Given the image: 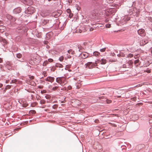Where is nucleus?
Here are the masks:
<instances>
[{
	"label": "nucleus",
	"mask_w": 152,
	"mask_h": 152,
	"mask_svg": "<svg viewBox=\"0 0 152 152\" xmlns=\"http://www.w3.org/2000/svg\"><path fill=\"white\" fill-rule=\"evenodd\" d=\"M67 78L64 77H57L56 81L60 85L62 86L66 84L67 83Z\"/></svg>",
	"instance_id": "obj_1"
},
{
	"label": "nucleus",
	"mask_w": 152,
	"mask_h": 152,
	"mask_svg": "<svg viewBox=\"0 0 152 152\" xmlns=\"http://www.w3.org/2000/svg\"><path fill=\"white\" fill-rule=\"evenodd\" d=\"M35 11L34 8L32 6H30L28 7L27 9L25 11V13L26 14L29 15L28 16L33 14Z\"/></svg>",
	"instance_id": "obj_2"
},
{
	"label": "nucleus",
	"mask_w": 152,
	"mask_h": 152,
	"mask_svg": "<svg viewBox=\"0 0 152 152\" xmlns=\"http://www.w3.org/2000/svg\"><path fill=\"white\" fill-rule=\"evenodd\" d=\"M115 9L112 8H109L106 9L105 11V14L106 16H111V15L114 12Z\"/></svg>",
	"instance_id": "obj_3"
},
{
	"label": "nucleus",
	"mask_w": 152,
	"mask_h": 152,
	"mask_svg": "<svg viewBox=\"0 0 152 152\" xmlns=\"http://www.w3.org/2000/svg\"><path fill=\"white\" fill-rule=\"evenodd\" d=\"M96 61L95 62H88L87 63L85 64V65L86 66V68H88L89 69H91L93 67L96 66Z\"/></svg>",
	"instance_id": "obj_4"
},
{
	"label": "nucleus",
	"mask_w": 152,
	"mask_h": 152,
	"mask_svg": "<svg viewBox=\"0 0 152 152\" xmlns=\"http://www.w3.org/2000/svg\"><path fill=\"white\" fill-rule=\"evenodd\" d=\"M57 86H52L49 85L48 86V92H51L56 90L58 88Z\"/></svg>",
	"instance_id": "obj_5"
},
{
	"label": "nucleus",
	"mask_w": 152,
	"mask_h": 152,
	"mask_svg": "<svg viewBox=\"0 0 152 152\" xmlns=\"http://www.w3.org/2000/svg\"><path fill=\"white\" fill-rule=\"evenodd\" d=\"M80 56H81L83 58L85 59L87 58L89 56V54L88 53L83 52L79 54Z\"/></svg>",
	"instance_id": "obj_6"
},
{
	"label": "nucleus",
	"mask_w": 152,
	"mask_h": 152,
	"mask_svg": "<svg viewBox=\"0 0 152 152\" xmlns=\"http://www.w3.org/2000/svg\"><path fill=\"white\" fill-rule=\"evenodd\" d=\"M21 11V9L20 7H19L15 8L13 10V12L14 13L16 14L20 13Z\"/></svg>",
	"instance_id": "obj_7"
},
{
	"label": "nucleus",
	"mask_w": 152,
	"mask_h": 152,
	"mask_svg": "<svg viewBox=\"0 0 152 152\" xmlns=\"http://www.w3.org/2000/svg\"><path fill=\"white\" fill-rule=\"evenodd\" d=\"M148 42V40L146 39H142L140 42V44L141 45L143 46Z\"/></svg>",
	"instance_id": "obj_8"
},
{
	"label": "nucleus",
	"mask_w": 152,
	"mask_h": 152,
	"mask_svg": "<svg viewBox=\"0 0 152 152\" xmlns=\"http://www.w3.org/2000/svg\"><path fill=\"white\" fill-rule=\"evenodd\" d=\"M7 17L9 20H10L12 22H15L16 20L15 18L10 15H7Z\"/></svg>",
	"instance_id": "obj_9"
},
{
	"label": "nucleus",
	"mask_w": 152,
	"mask_h": 152,
	"mask_svg": "<svg viewBox=\"0 0 152 152\" xmlns=\"http://www.w3.org/2000/svg\"><path fill=\"white\" fill-rule=\"evenodd\" d=\"M144 32L145 30L143 29H140L137 31V33L139 35H140L141 36H142L144 35Z\"/></svg>",
	"instance_id": "obj_10"
},
{
	"label": "nucleus",
	"mask_w": 152,
	"mask_h": 152,
	"mask_svg": "<svg viewBox=\"0 0 152 152\" xmlns=\"http://www.w3.org/2000/svg\"><path fill=\"white\" fill-rule=\"evenodd\" d=\"M23 3L24 4L28 5H31L33 3L32 1L31 0H24Z\"/></svg>",
	"instance_id": "obj_11"
},
{
	"label": "nucleus",
	"mask_w": 152,
	"mask_h": 152,
	"mask_svg": "<svg viewBox=\"0 0 152 152\" xmlns=\"http://www.w3.org/2000/svg\"><path fill=\"white\" fill-rule=\"evenodd\" d=\"M61 14V12L59 11V12H53L52 14L51 15L53 16H54V17L56 18L60 15Z\"/></svg>",
	"instance_id": "obj_12"
},
{
	"label": "nucleus",
	"mask_w": 152,
	"mask_h": 152,
	"mask_svg": "<svg viewBox=\"0 0 152 152\" xmlns=\"http://www.w3.org/2000/svg\"><path fill=\"white\" fill-rule=\"evenodd\" d=\"M83 48L80 45L77 46V49L76 50L77 52V51L80 52H83Z\"/></svg>",
	"instance_id": "obj_13"
},
{
	"label": "nucleus",
	"mask_w": 152,
	"mask_h": 152,
	"mask_svg": "<svg viewBox=\"0 0 152 152\" xmlns=\"http://www.w3.org/2000/svg\"><path fill=\"white\" fill-rule=\"evenodd\" d=\"M130 19V18H125L123 19L121 21V22L123 23V24H125Z\"/></svg>",
	"instance_id": "obj_14"
},
{
	"label": "nucleus",
	"mask_w": 152,
	"mask_h": 152,
	"mask_svg": "<svg viewBox=\"0 0 152 152\" xmlns=\"http://www.w3.org/2000/svg\"><path fill=\"white\" fill-rule=\"evenodd\" d=\"M81 84L78 83H75V85L73 86L74 88L76 89H79L80 88Z\"/></svg>",
	"instance_id": "obj_15"
},
{
	"label": "nucleus",
	"mask_w": 152,
	"mask_h": 152,
	"mask_svg": "<svg viewBox=\"0 0 152 152\" xmlns=\"http://www.w3.org/2000/svg\"><path fill=\"white\" fill-rule=\"evenodd\" d=\"M107 62V61L105 59L102 58L101 60H99V62L102 64H106Z\"/></svg>",
	"instance_id": "obj_16"
},
{
	"label": "nucleus",
	"mask_w": 152,
	"mask_h": 152,
	"mask_svg": "<svg viewBox=\"0 0 152 152\" xmlns=\"http://www.w3.org/2000/svg\"><path fill=\"white\" fill-rule=\"evenodd\" d=\"M84 23L88 24L90 22V20L87 18H84L83 20Z\"/></svg>",
	"instance_id": "obj_17"
},
{
	"label": "nucleus",
	"mask_w": 152,
	"mask_h": 152,
	"mask_svg": "<svg viewBox=\"0 0 152 152\" xmlns=\"http://www.w3.org/2000/svg\"><path fill=\"white\" fill-rule=\"evenodd\" d=\"M54 78L51 77H48V82L52 83L54 81Z\"/></svg>",
	"instance_id": "obj_18"
},
{
	"label": "nucleus",
	"mask_w": 152,
	"mask_h": 152,
	"mask_svg": "<svg viewBox=\"0 0 152 152\" xmlns=\"http://www.w3.org/2000/svg\"><path fill=\"white\" fill-rule=\"evenodd\" d=\"M92 15L94 18H96L98 17V14L97 13H94V12H93Z\"/></svg>",
	"instance_id": "obj_19"
},
{
	"label": "nucleus",
	"mask_w": 152,
	"mask_h": 152,
	"mask_svg": "<svg viewBox=\"0 0 152 152\" xmlns=\"http://www.w3.org/2000/svg\"><path fill=\"white\" fill-rule=\"evenodd\" d=\"M67 53L69 54H71L72 55L74 54L75 53L74 51L71 49L67 51Z\"/></svg>",
	"instance_id": "obj_20"
},
{
	"label": "nucleus",
	"mask_w": 152,
	"mask_h": 152,
	"mask_svg": "<svg viewBox=\"0 0 152 152\" xmlns=\"http://www.w3.org/2000/svg\"><path fill=\"white\" fill-rule=\"evenodd\" d=\"M100 6L101 8L102 9H104L105 7H109L108 4L107 5L106 4H104V5L103 4H102Z\"/></svg>",
	"instance_id": "obj_21"
},
{
	"label": "nucleus",
	"mask_w": 152,
	"mask_h": 152,
	"mask_svg": "<svg viewBox=\"0 0 152 152\" xmlns=\"http://www.w3.org/2000/svg\"><path fill=\"white\" fill-rule=\"evenodd\" d=\"M99 54V53L97 51H95L93 53L94 56H98Z\"/></svg>",
	"instance_id": "obj_22"
},
{
	"label": "nucleus",
	"mask_w": 152,
	"mask_h": 152,
	"mask_svg": "<svg viewBox=\"0 0 152 152\" xmlns=\"http://www.w3.org/2000/svg\"><path fill=\"white\" fill-rule=\"evenodd\" d=\"M53 35V32L51 31L48 32V36H49L50 37H51Z\"/></svg>",
	"instance_id": "obj_23"
},
{
	"label": "nucleus",
	"mask_w": 152,
	"mask_h": 152,
	"mask_svg": "<svg viewBox=\"0 0 152 152\" xmlns=\"http://www.w3.org/2000/svg\"><path fill=\"white\" fill-rule=\"evenodd\" d=\"M48 106H51L52 107H53V108H56V106L55 104L53 105L52 103L50 104H48Z\"/></svg>",
	"instance_id": "obj_24"
},
{
	"label": "nucleus",
	"mask_w": 152,
	"mask_h": 152,
	"mask_svg": "<svg viewBox=\"0 0 152 152\" xmlns=\"http://www.w3.org/2000/svg\"><path fill=\"white\" fill-rule=\"evenodd\" d=\"M16 56L18 58H20L21 57L22 55L20 53H18L17 54Z\"/></svg>",
	"instance_id": "obj_25"
},
{
	"label": "nucleus",
	"mask_w": 152,
	"mask_h": 152,
	"mask_svg": "<svg viewBox=\"0 0 152 152\" xmlns=\"http://www.w3.org/2000/svg\"><path fill=\"white\" fill-rule=\"evenodd\" d=\"M2 42L3 43V44L4 45H5V44H6L7 43V41L5 39H2Z\"/></svg>",
	"instance_id": "obj_26"
},
{
	"label": "nucleus",
	"mask_w": 152,
	"mask_h": 152,
	"mask_svg": "<svg viewBox=\"0 0 152 152\" xmlns=\"http://www.w3.org/2000/svg\"><path fill=\"white\" fill-rule=\"evenodd\" d=\"M106 1L108 3H111L113 2V0H106Z\"/></svg>",
	"instance_id": "obj_27"
},
{
	"label": "nucleus",
	"mask_w": 152,
	"mask_h": 152,
	"mask_svg": "<svg viewBox=\"0 0 152 152\" xmlns=\"http://www.w3.org/2000/svg\"><path fill=\"white\" fill-rule=\"evenodd\" d=\"M106 48H105L100 49V51L101 52H104L105 51Z\"/></svg>",
	"instance_id": "obj_28"
},
{
	"label": "nucleus",
	"mask_w": 152,
	"mask_h": 152,
	"mask_svg": "<svg viewBox=\"0 0 152 152\" xmlns=\"http://www.w3.org/2000/svg\"><path fill=\"white\" fill-rule=\"evenodd\" d=\"M64 59V57L63 56H61L59 58V60L60 61H63Z\"/></svg>",
	"instance_id": "obj_29"
},
{
	"label": "nucleus",
	"mask_w": 152,
	"mask_h": 152,
	"mask_svg": "<svg viewBox=\"0 0 152 152\" xmlns=\"http://www.w3.org/2000/svg\"><path fill=\"white\" fill-rule=\"evenodd\" d=\"M55 70V68L54 67H50L49 69H48V71H54Z\"/></svg>",
	"instance_id": "obj_30"
},
{
	"label": "nucleus",
	"mask_w": 152,
	"mask_h": 152,
	"mask_svg": "<svg viewBox=\"0 0 152 152\" xmlns=\"http://www.w3.org/2000/svg\"><path fill=\"white\" fill-rule=\"evenodd\" d=\"M66 12L68 13L69 14L71 13V10L69 9H68L66 10Z\"/></svg>",
	"instance_id": "obj_31"
},
{
	"label": "nucleus",
	"mask_w": 152,
	"mask_h": 152,
	"mask_svg": "<svg viewBox=\"0 0 152 152\" xmlns=\"http://www.w3.org/2000/svg\"><path fill=\"white\" fill-rule=\"evenodd\" d=\"M12 83H16L17 82L18 80L16 79L12 80Z\"/></svg>",
	"instance_id": "obj_32"
},
{
	"label": "nucleus",
	"mask_w": 152,
	"mask_h": 152,
	"mask_svg": "<svg viewBox=\"0 0 152 152\" xmlns=\"http://www.w3.org/2000/svg\"><path fill=\"white\" fill-rule=\"evenodd\" d=\"M106 102L108 104H109L111 102V100H110L107 99L106 100Z\"/></svg>",
	"instance_id": "obj_33"
},
{
	"label": "nucleus",
	"mask_w": 152,
	"mask_h": 152,
	"mask_svg": "<svg viewBox=\"0 0 152 152\" xmlns=\"http://www.w3.org/2000/svg\"><path fill=\"white\" fill-rule=\"evenodd\" d=\"M133 56V55L132 54H129L128 55V57H132Z\"/></svg>",
	"instance_id": "obj_34"
},
{
	"label": "nucleus",
	"mask_w": 152,
	"mask_h": 152,
	"mask_svg": "<svg viewBox=\"0 0 152 152\" xmlns=\"http://www.w3.org/2000/svg\"><path fill=\"white\" fill-rule=\"evenodd\" d=\"M145 72H147L148 73H150L151 72V70L149 69H147L146 70H145Z\"/></svg>",
	"instance_id": "obj_35"
},
{
	"label": "nucleus",
	"mask_w": 152,
	"mask_h": 152,
	"mask_svg": "<svg viewBox=\"0 0 152 152\" xmlns=\"http://www.w3.org/2000/svg\"><path fill=\"white\" fill-rule=\"evenodd\" d=\"M53 61V59L51 58H49L48 59V62H51Z\"/></svg>",
	"instance_id": "obj_36"
},
{
	"label": "nucleus",
	"mask_w": 152,
	"mask_h": 152,
	"mask_svg": "<svg viewBox=\"0 0 152 152\" xmlns=\"http://www.w3.org/2000/svg\"><path fill=\"white\" fill-rule=\"evenodd\" d=\"M139 60H135L134 61V63L135 64H137L139 63Z\"/></svg>",
	"instance_id": "obj_37"
},
{
	"label": "nucleus",
	"mask_w": 152,
	"mask_h": 152,
	"mask_svg": "<svg viewBox=\"0 0 152 152\" xmlns=\"http://www.w3.org/2000/svg\"><path fill=\"white\" fill-rule=\"evenodd\" d=\"M106 27L107 28H109L110 27V24H107L106 25Z\"/></svg>",
	"instance_id": "obj_38"
},
{
	"label": "nucleus",
	"mask_w": 152,
	"mask_h": 152,
	"mask_svg": "<svg viewBox=\"0 0 152 152\" xmlns=\"http://www.w3.org/2000/svg\"><path fill=\"white\" fill-rule=\"evenodd\" d=\"M72 88V87L71 86H69L67 87V89L66 90H70Z\"/></svg>",
	"instance_id": "obj_39"
},
{
	"label": "nucleus",
	"mask_w": 152,
	"mask_h": 152,
	"mask_svg": "<svg viewBox=\"0 0 152 152\" xmlns=\"http://www.w3.org/2000/svg\"><path fill=\"white\" fill-rule=\"evenodd\" d=\"M41 92L42 94L45 93L46 92V91L45 90H43L41 91Z\"/></svg>",
	"instance_id": "obj_40"
},
{
	"label": "nucleus",
	"mask_w": 152,
	"mask_h": 152,
	"mask_svg": "<svg viewBox=\"0 0 152 152\" xmlns=\"http://www.w3.org/2000/svg\"><path fill=\"white\" fill-rule=\"evenodd\" d=\"M148 20L151 22H152V18L148 17Z\"/></svg>",
	"instance_id": "obj_41"
},
{
	"label": "nucleus",
	"mask_w": 152,
	"mask_h": 152,
	"mask_svg": "<svg viewBox=\"0 0 152 152\" xmlns=\"http://www.w3.org/2000/svg\"><path fill=\"white\" fill-rule=\"evenodd\" d=\"M73 16V15L71 13H69V18H71Z\"/></svg>",
	"instance_id": "obj_42"
},
{
	"label": "nucleus",
	"mask_w": 152,
	"mask_h": 152,
	"mask_svg": "<svg viewBox=\"0 0 152 152\" xmlns=\"http://www.w3.org/2000/svg\"><path fill=\"white\" fill-rule=\"evenodd\" d=\"M45 102V101L44 100H41L40 101L41 104H44Z\"/></svg>",
	"instance_id": "obj_43"
},
{
	"label": "nucleus",
	"mask_w": 152,
	"mask_h": 152,
	"mask_svg": "<svg viewBox=\"0 0 152 152\" xmlns=\"http://www.w3.org/2000/svg\"><path fill=\"white\" fill-rule=\"evenodd\" d=\"M47 61H45L43 63V65L44 66H46V64L47 63Z\"/></svg>",
	"instance_id": "obj_44"
},
{
	"label": "nucleus",
	"mask_w": 152,
	"mask_h": 152,
	"mask_svg": "<svg viewBox=\"0 0 152 152\" xmlns=\"http://www.w3.org/2000/svg\"><path fill=\"white\" fill-rule=\"evenodd\" d=\"M67 56H66V58H69L71 57V56L70 55H69L68 54H67Z\"/></svg>",
	"instance_id": "obj_45"
},
{
	"label": "nucleus",
	"mask_w": 152,
	"mask_h": 152,
	"mask_svg": "<svg viewBox=\"0 0 152 152\" xmlns=\"http://www.w3.org/2000/svg\"><path fill=\"white\" fill-rule=\"evenodd\" d=\"M109 19H108V18H106L105 20V21L106 22H108L109 21Z\"/></svg>",
	"instance_id": "obj_46"
},
{
	"label": "nucleus",
	"mask_w": 152,
	"mask_h": 152,
	"mask_svg": "<svg viewBox=\"0 0 152 152\" xmlns=\"http://www.w3.org/2000/svg\"><path fill=\"white\" fill-rule=\"evenodd\" d=\"M69 3H71L72 1V0H68V1Z\"/></svg>",
	"instance_id": "obj_47"
},
{
	"label": "nucleus",
	"mask_w": 152,
	"mask_h": 152,
	"mask_svg": "<svg viewBox=\"0 0 152 152\" xmlns=\"http://www.w3.org/2000/svg\"><path fill=\"white\" fill-rule=\"evenodd\" d=\"M99 121L98 120H95V122L96 123H98Z\"/></svg>",
	"instance_id": "obj_48"
},
{
	"label": "nucleus",
	"mask_w": 152,
	"mask_h": 152,
	"mask_svg": "<svg viewBox=\"0 0 152 152\" xmlns=\"http://www.w3.org/2000/svg\"><path fill=\"white\" fill-rule=\"evenodd\" d=\"M2 62H3V60L1 58H0V63H2Z\"/></svg>",
	"instance_id": "obj_49"
},
{
	"label": "nucleus",
	"mask_w": 152,
	"mask_h": 152,
	"mask_svg": "<svg viewBox=\"0 0 152 152\" xmlns=\"http://www.w3.org/2000/svg\"><path fill=\"white\" fill-rule=\"evenodd\" d=\"M34 78V77L33 76H31L30 77V79H33Z\"/></svg>",
	"instance_id": "obj_50"
},
{
	"label": "nucleus",
	"mask_w": 152,
	"mask_h": 152,
	"mask_svg": "<svg viewBox=\"0 0 152 152\" xmlns=\"http://www.w3.org/2000/svg\"><path fill=\"white\" fill-rule=\"evenodd\" d=\"M3 84L1 83H0V88H1L3 86Z\"/></svg>",
	"instance_id": "obj_51"
},
{
	"label": "nucleus",
	"mask_w": 152,
	"mask_h": 152,
	"mask_svg": "<svg viewBox=\"0 0 152 152\" xmlns=\"http://www.w3.org/2000/svg\"><path fill=\"white\" fill-rule=\"evenodd\" d=\"M47 41H44V43L45 44H47Z\"/></svg>",
	"instance_id": "obj_52"
},
{
	"label": "nucleus",
	"mask_w": 152,
	"mask_h": 152,
	"mask_svg": "<svg viewBox=\"0 0 152 152\" xmlns=\"http://www.w3.org/2000/svg\"><path fill=\"white\" fill-rule=\"evenodd\" d=\"M32 112L33 113H36V111L35 110H32Z\"/></svg>",
	"instance_id": "obj_53"
},
{
	"label": "nucleus",
	"mask_w": 152,
	"mask_h": 152,
	"mask_svg": "<svg viewBox=\"0 0 152 152\" xmlns=\"http://www.w3.org/2000/svg\"><path fill=\"white\" fill-rule=\"evenodd\" d=\"M53 24H52V25H51L50 26H49V27L50 28H51V27H52L53 26Z\"/></svg>",
	"instance_id": "obj_54"
},
{
	"label": "nucleus",
	"mask_w": 152,
	"mask_h": 152,
	"mask_svg": "<svg viewBox=\"0 0 152 152\" xmlns=\"http://www.w3.org/2000/svg\"><path fill=\"white\" fill-rule=\"evenodd\" d=\"M2 66H3L1 65L0 64V68H2Z\"/></svg>",
	"instance_id": "obj_55"
},
{
	"label": "nucleus",
	"mask_w": 152,
	"mask_h": 152,
	"mask_svg": "<svg viewBox=\"0 0 152 152\" xmlns=\"http://www.w3.org/2000/svg\"><path fill=\"white\" fill-rule=\"evenodd\" d=\"M62 66V65H61V64H60V66H59V67H61Z\"/></svg>",
	"instance_id": "obj_56"
},
{
	"label": "nucleus",
	"mask_w": 152,
	"mask_h": 152,
	"mask_svg": "<svg viewBox=\"0 0 152 152\" xmlns=\"http://www.w3.org/2000/svg\"><path fill=\"white\" fill-rule=\"evenodd\" d=\"M45 97H46V99H48V96L47 95L45 96Z\"/></svg>",
	"instance_id": "obj_57"
},
{
	"label": "nucleus",
	"mask_w": 152,
	"mask_h": 152,
	"mask_svg": "<svg viewBox=\"0 0 152 152\" xmlns=\"http://www.w3.org/2000/svg\"><path fill=\"white\" fill-rule=\"evenodd\" d=\"M45 80L46 81H48V77H47L46 79H45Z\"/></svg>",
	"instance_id": "obj_58"
},
{
	"label": "nucleus",
	"mask_w": 152,
	"mask_h": 152,
	"mask_svg": "<svg viewBox=\"0 0 152 152\" xmlns=\"http://www.w3.org/2000/svg\"><path fill=\"white\" fill-rule=\"evenodd\" d=\"M79 31L80 33H81L82 32V31L80 30Z\"/></svg>",
	"instance_id": "obj_59"
},
{
	"label": "nucleus",
	"mask_w": 152,
	"mask_h": 152,
	"mask_svg": "<svg viewBox=\"0 0 152 152\" xmlns=\"http://www.w3.org/2000/svg\"><path fill=\"white\" fill-rule=\"evenodd\" d=\"M10 83H12V80L11 81V82H10Z\"/></svg>",
	"instance_id": "obj_60"
},
{
	"label": "nucleus",
	"mask_w": 152,
	"mask_h": 152,
	"mask_svg": "<svg viewBox=\"0 0 152 152\" xmlns=\"http://www.w3.org/2000/svg\"><path fill=\"white\" fill-rule=\"evenodd\" d=\"M52 0H48V1H51Z\"/></svg>",
	"instance_id": "obj_61"
},
{
	"label": "nucleus",
	"mask_w": 152,
	"mask_h": 152,
	"mask_svg": "<svg viewBox=\"0 0 152 152\" xmlns=\"http://www.w3.org/2000/svg\"><path fill=\"white\" fill-rule=\"evenodd\" d=\"M1 135H2V134H0V136H1Z\"/></svg>",
	"instance_id": "obj_62"
},
{
	"label": "nucleus",
	"mask_w": 152,
	"mask_h": 152,
	"mask_svg": "<svg viewBox=\"0 0 152 152\" xmlns=\"http://www.w3.org/2000/svg\"><path fill=\"white\" fill-rule=\"evenodd\" d=\"M49 20H48V23H49Z\"/></svg>",
	"instance_id": "obj_63"
},
{
	"label": "nucleus",
	"mask_w": 152,
	"mask_h": 152,
	"mask_svg": "<svg viewBox=\"0 0 152 152\" xmlns=\"http://www.w3.org/2000/svg\"><path fill=\"white\" fill-rule=\"evenodd\" d=\"M47 47H48V45H46V48H47Z\"/></svg>",
	"instance_id": "obj_64"
}]
</instances>
